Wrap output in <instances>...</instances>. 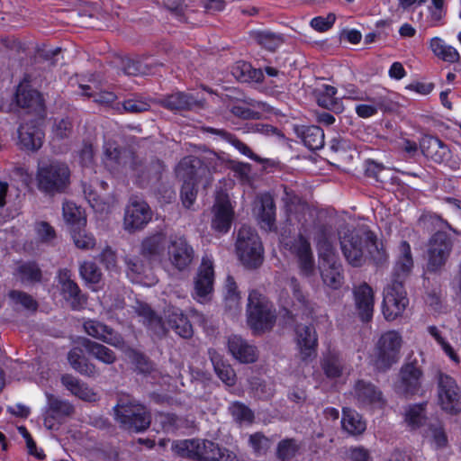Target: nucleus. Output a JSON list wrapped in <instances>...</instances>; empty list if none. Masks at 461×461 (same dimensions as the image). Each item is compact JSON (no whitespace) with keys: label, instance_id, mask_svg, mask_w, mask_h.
Masks as SVG:
<instances>
[{"label":"nucleus","instance_id":"26","mask_svg":"<svg viewBox=\"0 0 461 461\" xmlns=\"http://www.w3.org/2000/svg\"><path fill=\"white\" fill-rule=\"evenodd\" d=\"M296 335L301 358L303 361L314 358L317 352L318 339L313 327L298 325L296 328Z\"/></svg>","mask_w":461,"mask_h":461},{"label":"nucleus","instance_id":"24","mask_svg":"<svg viewBox=\"0 0 461 461\" xmlns=\"http://www.w3.org/2000/svg\"><path fill=\"white\" fill-rule=\"evenodd\" d=\"M420 148L426 158L436 163H447L450 159L449 148L437 137L424 136L420 142Z\"/></svg>","mask_w":461,"mask_h":461},{"label":"nucleus","instance_id":"42","mask_svg":"<svg viewBox=\"0 0 461 461\" xmlns=\"http://www.w3.org/2000/svg\"><path fill=\"white\" fill-rule=\"evenodd\" d=\"M166 243V235L163 232H157L143 240L141 243V254L149 258H158L164 252Z\"/></svg>","mask_w":461,"mask_h":461},{"label":"nucleus","instance_id":"56","mask_svg":"<svg viewBox=\"0 0 461 461\" xmlns=\"http://www.w3.org/2000/svg\"><path fill=\"white\" fill-rule=\"evenodd\" d=\"M282 200L285 205L288 213L292 214L297 211L303 212L306 209V205L302 203L301 198L288 187H284V195Z\"/></svg>","mask_w":461,"mask_h":461},{"label":"nucleus","instance_id":"58","mask_svg":"<svg viewBox=\"0 0 461 461\" xmlns=\"http://www.w3.org/2000/svg\"><path fill=\"white\" fill-rule=\"evenodd\" d=\"M322 369L325 375L330 378H336L342 374V362L339 357L336 355H329L324 357L322 364Z\"/></svg>","mask_w":461,"mask_h":461},{"label":"nucleus","instance_id":"63","mask_svg":"<svg viewBox=\"0 0 461 461\" xmlns=\"http://www.w3.org/2000/svg\"><path fill=\"white\" fill-rule=\"evenodd\" d=\"M336 93L337 89L334 86L325 85L323 86L322 92L318 97L319 105L328 110L335 109V107L338 105L335 98Z\"/></svg>","mask_w":461,"mask_h":461},{"label":"nucleus","instance_id":"31","mask_svg":"<svg viewBox=\"0 0 461 461\" xmlns=\"http://www.w3.org/2000/svg\"><path fill=\"white\" fill-rule=\"evenodd\" d=\"M76 343L83 347L90 356L105 365H113L117 360L116 354L103 344L85 337L78 338Z\"/></svg>","mask_w":461,"mask_h":461},{"label":"nucleus","instance_id":"29","mask_svg":"<svg viewBox=\"0 0 461 461\" xmlns=\"http://www.w3.org/2000/svg\"><path fill=\"white\" fill-rule=\"evenodd\" d=\"M230 353L241 363H253L258 359V352L255 346L237 335L228 339Z\"/></svg>","mask_w":461,"mask_h":461},{"label":"nucleus","instance_id":"7","mask_svg":"<svg viewBox=\"0 0 461 461\" xmlns=\"http://www.w3.org/2000/svg\"><path fill=\"white\" fill-rule=\"evenodd\" d=\"M453 239L447 231L438 230L429 240L427 245V271L439 273L445 267L453 249Z\"/></svg>","mask_w":461,"mask_h":461},{"label":"nucleus","instance_id":"12","mask_svg":"<svg viewBox=\"0 0 461 461\" xmlns=\"http://www.w3.org/2000/svg\"><path fill=\"white\" fill-rule=\"evenodd\" d=\"M397 392L404 396H411L420 391L423 378V371L417 359L406 362L399 372Z\"/></svg>","mask_w":461,"mask_h":461},{"label":"nucleus","instance_id":"4","mask_svg":"<svg viewBox=\"0 0 461 461\" xmlns=\"http://www.w3.org/2000/svg\"><path fill=\"white\" fill-rule=\"evenodd\" d=\"M248 324L255 332H265L276 322V310L272 303L257 290L249 294Z\"/></svg>","mask_w":461,"mask_h":461},{"label":"nucleus","instance_id":"33","mask_svg":"<svg viewBox=\"0 0 461 461\" xmlns=\"http://www.w3.org/2000/svg\"><path fill=\"white\" fill-rule=\"evenodd\" d=\"M135 311L138 316L141 318L143 324L151 330L154 334L163 337L167 333L168 329L165 326V322L149 305L140 303L135 307Z\"/></svg>","mask_w":461,"mask_h":461},{"label":"nucleus","instance_id":"16","mask_svg":"<svg viewBox=\"0 0 461 461\" xmlns=\"http://www.w3.org/2000/svg\"><path fill=\"white\" fill-rule=\"evenodd\" d=\"M58 282L64 299L73 310H80L86 303V297L81 293L78 285L72 279V273L68 268L59 269Z\"/></svg>","mask_w":461,"mask_h":461},{"label":"nucleus","instance_id":"19","mask_svg":"<svg viewBox=\"0 0 461 461\" xmlns=\"http://www.w3.org/2000/svg\"><path fill=\"white\" fill-rule=\"evenodd\" d=\"M196 461H236V455L219 444L197 438Z\"/></svg>","mask_w":461,"mask_h":461},{"label":"nucleus","instance_id":"15","mask_svg":"<svg viewBox=\"0 0 461 461\" xmlns=\"http://www.w3.org/2000/svg\"><path fill=\"white\" fill-rule=\"evenodd\" d=\"M285 248L297 258L302 273L311 276L314 270V259L309 240L303 234H298L285 243Z\"/></svg>","mask_w":461,"mask_h":461},{"label":"nucleus","instance_id":"35","mask_svg":"<svg viewBox=\"0 0 461 461\" xmlns=\"http://www.w3.org/2000/svg\"><path fill=\"white\" fill-rule=\"evenodd\" d=\"M61 384L72 394L81 400L94 402L96 400V393L86 384L69 374L61 376Z\"/></svg>","mask_w":461,"mask_h":461},{"label":"nucleus","instance_id":"48","mask_svg":"<svg viewBox=\"0 0 461 461\" xmlns=\"http://www.w3.org/2000/svg\"><path fill=\"white\" fill-rule=\"evenodd\" d=\"M197 438L174 440L171 445L172 452L182 458L196 461Z\"/></svg>","mask_w":461,"mask_h":461},{"label":"nucleus","instance_id":"62","mask_svg":"<svg viewBox=\"0 0 461 461\" xmlns=\"http://www.w3.org/2000/svg\"><path fill=\"white\" fill-rule=\"evenodd\" d=\"M80 88L82 89V94L84 95L87 97H94V101L102 105H110L117 98L114 93L109 91H101L99 93L93 94L89 92L91 87L87 85H80Z\"/></svg>","mask_w":461,"mask_h":461},{"label":"nucleus","instance_id":"50","mask_svg":"<svg viewBox=\"0 0 461 461\" xmlns=\"http://www.w3.org/2000/svg\"><path fill=\"white\" fill-rule=\"evenodd\" d=\"M342 427L350 435H359L366 430V422L357 412H345L342 418Z\"/></svg>","mask_w":461,"mask_h":461},{"label":"nucleus","instance_id":"28","mask_svg":"<svg viewBox=\"0 0 461 461\" xmlns=\"http://www.w3.org/2000/svg\"><path fill=\"white\" fill-rule=\"evenodd\" d=\"M332 230L330 226L320 224L315 227L313 240L316 243L319 257L322 261H330L336 258L332 245Z\"/></svg>","mask_w":461,"mask_h":461},{"label":"nucleus","instance_id":"22","mask_svg":"<svg viewBox=\"0 0 461 461\" xmlns=\"http://www.w3.org/2000/svg\"><path fill=\"white\" fill-rule=\"evenodd\" d=\"M15 99L17 104L29 113H41L44 112V101L41 95L31 88L28 82L24 80L17 87Z\"/></svg>","mask_w":461,"mask_h":461},{"label":"nucleus","instance_id":"27","mask_svg":"<svg viewBox=\"0 0 461 461\" xmlns=\"http://www.w3.org/2000/svg\"><path fill=\"white\" fill-rule=\"evenodd\" d=\"M165 326L172 329L179 337L190 339L194 334L193 327L182 310L169 306L165 311Z\"/></svg>","mask_w":461,"mask_h":461},{"label":"nucleus","instance_id":"34","mask_svg":"<svg viewBox=\"0 0 461 461\" xmlns=\"http://www.w3.org/2000/svg\"><path fill=\"white\" fill-rule=\"evenodd\" d=\"M266 104L260 101L249 99L238 101L230 104V112L236 117L243 120H257L260 113L257 110H265Z\"/></svg>","mask_w":461,"mask_h":461},{"label":"nucleus","instance_id":"30","mask_svg":"<svg viewBox=\"0 0 461 461\" xmlns=\"http://www.w3.org/2000/svg\"><path fill=\"white\" fill-rule=\"evenodd\" d=\"M158 104L172 112H181L198 106L199 102L191 94L176 92L159 99Z\"/></svg>","mask_w":461,"mask_h":461},{"label":"nucleus","instance_id":"3","mask_svg":"<svg viewBox=\"0 0 461 461\" xmlns=\"http://www.w3.org/2000/svg\"><path fill=\"white\" fill-rule=\"evenodd\" d=\"M339 243L347 262L353 267H362L366 262V249L375 244V234L364 228H344L339 231Z\"/></svg>","mask_w":461,"mask_h":461},{"label":"nucleus","instance_id":"25","mask_svg":"<svg viewBox=\"0 0 461 461\" xmlns=\"http://www.w3.org/2000/svg\"><path fill=\"white\" fill-rule=\"evenodd\" d=\"M18 139L21 149L35 151L42 146L44 132L35 122L32 121L19 127Z\"/></svg>","mask_w":461,"mask_h":461},{"label":"nucleus","instance_id":"10","mask_svg":"<svg viewBox=\"0 0 461 461\" xmlns=\"http://www.w3.org/2000/svg\"><path fill=\"white\" fill-rule=\"evenodd\" d=\"M152 218V212L149 204L138 198L131 197L123 217V228L128 232L142 230Z\"/></svg>","mask_w":461,"mask_h":461},{"label":"nucleus","instance_id":"32","mask_svg":"<svg viewBox=\"0 0 461 461\" xmlns=\"http://www.w3.org/2000/svg\"><path fill=\"white\" fill-rule=\"evenodd\" d=\"M83 347L79 344L73 347L68 354V360L72 368L82 375L88 377H95L98 375V369L95 364L90 362L83 355Z\"/></svg>","mask_w":461,"mask_h":461},{"label":"nucleus","instance_id":"14","mask_svg":"<svg viewBox=\"0 0 461 461\" xmlns=\"http://www.w3.org/2000/svg\"><path fill=\"white\" fill-rule=\"evenodd\" d=\"M213 261L206 256L203 258L194 278V298L198 302L207 301L213 291Z\"/></svg>","mask_w":461,"mask_h":461},{"label":"nucleus","instance_id":"54","mask_svg":"<svg viewBox=\"0 0 461 461\" xmlns=\"http://www.w3.org/2000/svg\"><path fill=\"white\" fill-rule=\"evenodd\" d=\"M79 275L86 283L98 284L102 278V273L95 263L85 261L79 266Z\"/></svg>","mask_w":461,"mask_h":461},{"label":"nucleus","instance_id":"53","mask_svg":"<svg viewBox=\"0 0 461 461\" xmlns=\"http://www.w3.org/2000/svg\"><path fill=\"white\" fill-rule=\"evenodd\" d=\"M156 63H148L141 60L128 59L123 63V71L129 76L147 75L153 73Z\"/></svg>","mask_w":461,"mask_h":461},{"label":"nucleus","instance_id":"5","mask_svg":"<svg viewBox=\"0 0 461 461\" xmlns=\"http://www.w3.org/2000/svg\"><path fill=\"white\" fill-rule=\"evenodd\" d=\"M38 188L49 194L63 193L70 183V170L67 164L52 161L39 167Z\"/></svg>","mask_w":461,"mask_h":461},{"label":"nucleus","instance_id":"44","mask_svg":"<svg viewBox=\"0 0 461 461\" xmlns=\"http://www.w3.org/2000/svg\"><path fill=\"white\" fill-rule=\"evenodd\" d=\"M364 101H367L368 104H357L355 108L356 113L360 118H369L375 115L378 110L388 109L387 100L383 96L367 97L366 95Z\"/></svg>","mask_w":461,"mask_h":461},{"label":"nucleus","instance_id":"55","mask_svg":"<svg viewBox=\"0 0 461 461\" xmlns=\"http://www.w3.org/2000/svg\"><path fill=\"white\" fill-rule=\"evenodd\" d=\"M405 421L411 429L420 428L425 421V409L422 404L410 406L405 414Z\"/></svg>","mask_w":461,"mask_h":461},{"label":"nucleus","instance_id":"52","mask_svg":"<svg viewBox=\"0 0 461 461\" xmlns=\"http://www.w3.org/2000/svg\"><path fill=\"white\" fill-rule=\"evenodd\" d=\"M215 373L219 378L227 385L231 386L236 383V375L233 368L225 364L219 357H212Z\"/></svg>","mask_w":461,"mask_h":461},{"label":"nucleus","instance_id":"8","mask_svg":"<svg viewBox=\"0 0 461 461\" xmlns=\"http://www.w3.org/2000/svg\"><path fill=\"white\" fill-rule=\"evenodd\" d=\"M402 343V337L397 331L382 334L375 348L374 366L378 371L385 372L399 361Z\"/></svg>","mask_w":461,"mask_h":461},{"label":"nucleus","instance_id":"47","mask_svg":"<svg viewBox=\"0 0 461 461\" xmlns=\"http://www.w3.org/2000/svg\"><path fill=\"white\" fill-rule=\"evenodd\" d=\"M205 131L207 132L218 135L221 139L230 142L243 155H245L254 160L258 159V156L253 153V151L251 150V149L249 146H247L244 142H242L240 140H239L235 135L225 131L224 129H216V128H212V127H207V128H205Z\"/></svg>","mask_w":461,"mask_h":461},{"label":"nucleus","instance_id":"23","mask_svg":"<svg viewBox=\"0 0 461 461\" xmlns=\"http://www.w3.org/2000/svg\"><path fill=\"white\" fill-rule=\"evenodd\" d=\"M233 209L227 195L217 196L213 205L212 226L220 232H227L233 220Z\"/></svg>","mask_w":461,"mask_h":461},{"label":"nucleus","instance_id":"9","mask_svg":"<svg viewBox=\"0 0 461 461\" xmlns=\"http://www.w3.org/2000/svg\"><path fill=\"white\" fill-rule=\"evenodd\" d=\"M435 381L438 403L440 408L449 414L461 411V390L456 379L438 370L435 375Z\"/></svg>","mask_w":461,"mask_h":461},{"label":"nucleus","instance_id":"2","mask_svg":"<svg viewBox=\"0 0 461 461\" xmlns=\"http://www.w3.org/2000/svg\"><path fill=\"white\" fill-rule=\"evenodd\" d=\"M114 414L120 428L130 432H143L151 423V414L147 407L130 395L119 397Z\"/></svg>","mask_w":461,"mask_h":461},{"label":"nucleus","instance_id":"45","mask_svg":"<svg viewBox=\"0 0 461 461\" xmlns=\"http://www.w3.org/2000/svg\"><path fill=\"white\" fill-rule=\"evenodd\" d=\"M133 169L139 176L148 181H158L164 171V164L159 159H153L147 165H143L141 161H134Z\"/></svg>","mask_w":461,"mask_h":461},{"label":"nucleus","instance_id":"51","mask_svg":"<svg viewBox=\"0 0 461 461\" xmlns=\"http://www.w3.org/2000/svg\"><path fill=\"white\" fill-rule=\"evenodd\" d=\"M426 436L430 438L437 447H445L447 445V437L445 429L439 420H433L428 424Z\"/></svg>","mask_w":461,"mask_h":461},{"label":"nucleus","instance_id":"43","mask_svg":"<svg viewBox=\"0 0 461 461\" xmlns=\"http://www.w3.org/2000/svg\"><path fill=\"white\" fill-rule=\"evenodd\" d=\"M260 207L258 218L262 228L271 230L276 221V204L273 197L269 194L260 196Z\"/></svg>","mask_w":461,"mask_h":461},{"label":"nucleus","instance_id":"11","mask_svg":"<svg viewBox=\"0 0 461 461\" xmlns=\"http://www.w3.org/2000/svg\"><path fill=\"white\" fill-rule=\"evenodd\" d=\"M176 176L183 182L210 184L211 173L208 167L196 157H185L176 167Z\"/></svg>","mask_w":461,"mask_h":461},{"label":"nucleus","instance_id":"59","mask_svg":"<svg viewBox=\"0 0 461 461\" xmlns=\"http://www.w3.org/2000/svg\"><path fill=\"white\" fill-rule=\"evenodd\" d=\"M9 298L16 305H21L24 309L36 311L38 308L37 302L25 292L12 290L9 292Z\"/></svg>","mask_w":461,"mask_h":461},{"label":"nucleus","instance_id":"46","mask_svg":"<svg viewBox=\"0 0 461 461\" xmlns=\"http://www.w3.org/2000/svg\"><path fill=\"white\" fill-rule=\"evenodd\" d=\"M429 47L432 52L440 59L449 62L455 63L458 62L460 59V55L456 48L447 45L439 38H433L430 41Z\"/></svg>","mask_w":461,"mask_h":461},{"label":"nucleus","instance_id":"60","mask_svg":"<svg viewBox=\"0 0 461 461\" xmlns=\"http://www.w3.org/2000/svg\"><path fill=\"white\" fill-rule=\"evenodd\" d=\"M73 241L80 249H92L95 246V239L93 235L86 233L84 230H71Z\"/></svg>","mask_w":461,"mask_h":461},{"label":"nucleus","instance_id":"57","mask_svg":"<svg viewBox=\"0 0 461 461\" xmlns=\"http://www.w3.org/2000/svg\"><path fill=\"white\" fill-rule=\"evenodd\" d=\"M298 450L299 446L295 439H283L277 445L276 456L282 461L290 460L296 455Z\"/></svg>","mask_w":461,"mask_h":461},{"label":"nucleus","instance_id":"20","mask_svg":"<svg viewBox=\"0 0 461 461\" xmlns=\"http://www.w3.org/2000/svg\"><path fill=\"white\" fill-rule=\"evenodd\" d=\"M168 256L173 266L184 270L193 261L194 252L184 237H175L170 240Z\"/></svg>","mask_w":461,"mask_h":461},{"label":"nucleus","instance_id":"61","mask_svg":"<svg viewBox=\"0 0 461 461\" xmlns=\"http://www.w3.org/2000/svg\"><path fill=\"white\" fill-rule=\"evenodd\" d=\"M129 357L140 373L150 375L156 370L153 363L145 355L131 350Z\"/></svg>","mask_w":461,"mask_h":461},{"label":"nucleus","instance_id":"17","mask_svg":"<svg viewBox=\"0 0 461 461\" xmlns=\"http://www.w3.org/2000/svg\"><path fill=\"white\" fill-rule=\"evenodd\" d=\"M354 397L361 407L382 408L385 403L381 390L365 380H358L355 384Z\"/></svg>","mask_w":461,"mask_h":461},{"label":"nucleus","instance_id":"38","mask_svg":"<svg viewBox=\"0 0 461 461\" xmlns=\"http://www.w3.org/2000/svg\"><path fill=\"white\" fill-rule=\"evenodd\" d=\"M297 136L311 150H317L324 145V132L319 126H302L296 128Z\"/></svg>","mask_w":461,"mask_h":461},{"label":"nucleus","instance_id":"18","mask_svg":"<svg viewBox=\"0 0 461 461\" xmlns=\"http://www.w3.org/2000/svg\"><path fill=\"white\" fill-rule=\"evenodd\" d=\"M353 295L359 318L362 321H370L373 318L375 306V294L372 287L364 282L354 286Z\"/></svg>","mask_w":461,"mask_h":461},{"label":"nucleus","instance_id":"41","mask_svg":"<svg viewBox=\"0 0 461 461\" xmlns=\"http://www.w3.org/2000/svg\"><path fill=\"white\" fill-rule=\"evenodd\" d=\"M14 276L23 284L32 285L42 280V271L34 261L20 263L15 269Z\"/></svg>","mask_w":461,"mask_h":461},{"label":"nucleus","instance_id":"21","mask_svg":"<svg viewBox=\"0 0 461 461\" xmlns=\"http://www.w3.org/2000/svg\"><path fill=\"white\" fill-rule=\"evenodd\" d=\"M84 330L87 335L115 348H122L124 344L123 339L119 333L98 321H86Z\"/></svg>","mask_w":461,"mask_h":461},{"label":"nucleus","instance_id":"64","mask_svg":"<svg viewBox=\"0 0 461 461\" xmlns=\"http://www.w3.org/2000/svg\"><path fill=\"white\" fill-rule=\"evenodd\" d=\"M230 411L233 418L239 422L251 423L254 420V413L245 404L234 402Z\"/></svg>","mask_w":461,"mask_h":461},{"label":"nucleus","instance_id":"39","mask_svg":"<svg viewBox=\"0 0 461 461\" xmlns=\"http://www.w3.org/2000/svg\"><path fill=\"white\" fill-rule=\"evenodd\" d=\"M321 278L325 285L332 289H338L343 283L341 267L337 263L336 258L330 261H323L320 267Z\"/></svg>","mask_w":461,"mask_h":461},{"label":"nucleus","instance_id":"49","mask_svg":"<svg viewBox=\"0 0 461 461\" xmlns=\"http://www.w3.org/2000/svg\"><path fill=\"white\" fill-rule=\"evenodd\" d=\"M63 217L66 222L71 225L72 230H78L86 224L84 212L73 203L68 202L63 204Z\"/></svg>","mask_w":461,"mask_h":461},{"label":"nucleus","instance_id":"13","mask_svg":"<svg viewBox=\"0 0 461 461\" xmlns=\"http://www.w3.org/2000/svg\"><path fill=\"white\" fill-rule=\"evenodd\" d=\"M47 408L44 413V424L52 429L56 423L61 424L75 412L74 406L67 400H62L51 393H46Z\"/></svg>","mask_w":461,"mask_h":461},{"label":"nucleus","instance_id":"6","mask_svg":"<svg viewBox=\"0 0 461 461\" xmlns=\"http://www.w3.org/2000/svg\"><path fill=\"white\" fill-rule=\"evenodd\" d=\"M236 249L242 264L257 268L263 262V247L258 233L249 226L243 225L238 231Z\"/></svg>","mask_w":461,"mask_h":461},{"label":"nucleus","instance_id":"40","mask_svg":"<svg viewBox=\"0 0 461 461\" xmlns=\"http://www.w3.org/2000/svg\"><path fill=\"white\" fill-rule=\"evenodd\" d=\"M231 74L237 80L244 83H260L264 79L261 69L254 68L250 63L242 60L237 61L232 66Z\"/></svg>","mask_w":461,"mask_h":461},{"label":"nucleus","instance_id":"36","mask_svg":"<svg viewBox=\"0 0 461 461\" xmlns=\"http://www.w3.org/2000/svg\"><path fill=\"white\" fill-rule=\"evenodd\" d=\"M61 384L72 394L81 400L94 402L96 400V393L86 384L69 374L61 376Z\"/></svg>","mask_w":461,"mask_h":461},{"label":"nucleus","instance_id":"1","mask_svg":"<svg viewBox=\"0 0 461 461\" xmlns=\"http://www.w3.org/2000/svg\"><path fill=\"white\" fill-rule=\"evenodd\" d=\"M398 251L391 282L384 290L383 314L387 321H394L401 316L409 304L404 283L413 268L410 244L406 240L401 241Z\"/></svg>","mask_w":461,"mask_h":461},{"label":"nucleus","instance_id":"37","mask_svg":"<svg viewBox=\"0 0 461 461\" xmlns=\"http://www.w3.org/2000/svg\"><path fill=\"white\" fill-rule=\"evenodd\" d=\"M61 384L72 394L81 400L94 402L96 400V393L86 384L69 374L61 376Z\"/></svg>","mask_w":461,"mask_h":461}]
</instances>
